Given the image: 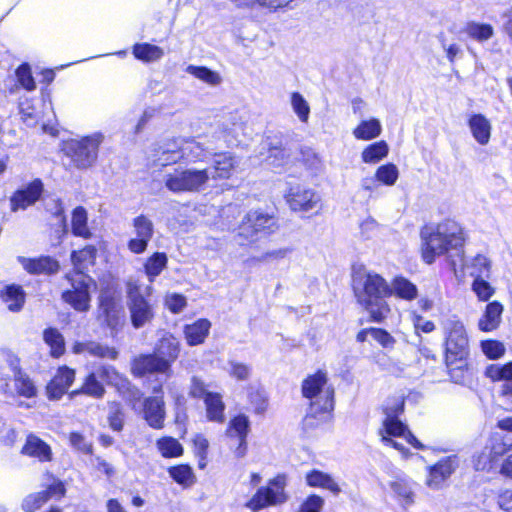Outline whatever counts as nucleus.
<instances>
[{"label":"nucleus","mask_w":512,"mask_h":512,"mask_svg":"<svg viewBox=\"0 0 512 512\" xmlns=\"http://www.w3.org/2000/svg\"><path fill=\"white\" fill-rule=\"evenodd\" d=\"M302 162L312 174H319L323 170V162L312 149L302 150Z\"/></svg>","instance_id":"57"},{"label":"nucleus","mask_w":512,"mask_h":512,"mask_svg":"<svg viewBox=\"0 0 512 512\" xmlns=\"http://www.w3.org/2000/svg\"><path fill=\"white\" fill-rule=\"evenodd\" d=\"M244 133V122L237 114H231L218 126L215 131V138L223 142L227 146H235L241 142L240 137Z\"/></svg>","instance_id":"18"},{"label":"nucleus","mask_w":512,"mask_h":512,"mask_svg":"<svg viewBox=\"0 0 512 512\" xmlns=\"http://www.w3.org/2000/svg\"><path fill=\"white\" fill-rule=\"evenodd\" d=\"M72 351L75 354L88 353L91 356L108 359H116L118 356L115 348L94 341L76 342L72 347Z\"/></svg>","instance_id":"27"},{"label":"nucleus","mask_w":512,"mask_h":512,"mask_svg":"<svg viewBox=\"0 0 512 512\" xmlns=\"http://www.w3.org/2000/svg\"><path fill=\"white\" fill-rule=\"evenodd\" d=\"M481 348L483 353L489 359H499L506 351L504 344L497 340H485L481 342Z\"/></svg>","instance_id":"60"},{"label":"nucleus","mask_w":512,"mask_h":512,"mask_svg":"<svg viewBox=\"0 0 512 512\" xmlns=\"http://www.w3.org/2000/svg\"><path fill=\"white\" fill-rule=\"evenodd\" d=\"M134 57L144 63L157 62L164 56L163 48L150 43H136L132 48Z\"/></svg>","instance_id":"37"},{"label":"nucleus","mask_w":512,"mask_h":512,"mask_svg":"<svg viewBox=\"0 0 512 512\" xmlns=\"http://www.w3.org/2000/svg\"><path fill=\"white\" fill-rule=\"evenodd\" d=\"M354 291L358 302L375 322H381L390 313L386 300L391 295L390 285L376 273H366L354 278Z\"/></svg>","instance_id":"2"},{"label":"nucleus","mask_w":512,"mask_h":512,"mask_svg":"<svg viewBox=\"0 0 512 512\" xmlns=\"http://www.w3.org/2000/svg\"><path fill=\"white\" fill-rule=\"evenodd\" d=\"M14 376V385L17 393L26 398L35 397L37 388L32 379L24 372L18 371Z\"/></svg>","instance_id":"49"},{"label":"nucleus","mask_w":512,"mask_h":512,"mask_svg":"<svg viewBox=\"0 0 512 512\" xmlns=\"http://www.w3.org/2000/svg\"><path fill=\"white\" fill-rule=\"evenodd\" d=\"M512 448V444L506 442V437L498 432L492 433L487 441L484 451L474 457L476 470H486L490 464L497 461Z\"/></svg>","instance_id":"13"},{"label":"nucleus","mask_w":512,"mask_h":512,"mask_svg":"<svg viewBox=\"0 0 512 512\" xmlns=\"http://www.w3.org/2000/svg\"><path fill=\"white\" fill-rule=\"evenodd\" d=\"M127 294L131 322L135 328H140L153 318L152 308L142 296L140 284L137 281L128 282Z\"/></svg>","instance_id":"11"},{"label":"nucleus","mask_w":512,"mask_h":512,"mask_svg":"<svg viewBox=\"0 0 512 512\" xmlns=\"http://www.w3.org/2000/svg\"><path fill=\"white\" fill-rule=\"evenodd\" d=\"M143 414L148 424L155 428H162L165 418V408L162 396L148 397L143 402Z\"/></svg>","instance_id":"24"},{"label":"nucleus","mask_w":512,"mask_h":512,"mask_svg":"<svg viewBox=\"0 0 512 512\" xmlns=\"http://www.w3.org/2000/svg\"><path fill=\"white\" fill-rule=\"evenodd\" d=\"M248 399L255 413L260 414L266 410L267 397L264 390L256 385L247 387Z\"/></svg>","instance_id":"53"},{"label":"nucleus","mask_w":512,"mask_h":512,"mask_svg":"<svg viewBox=\"0 0 512 512\" xmlns=\"http://www.w3.org/2000/svg\"><path fill=\"white\" fill-rule=\"evenodd\" d=\"M19 111L21 119L27 126H35L38 123L39 113L37 110L29 104V102L21 101L19 104Z\"/></svg>","instance_id":"63"},{"label":"nucleus","mask_w":512,"mask_h":512,"mask_svg":"<svg viewBox=\"0 0 512 512\" xmlns=\"http://www.w3.org/2000/svg\"><path fill=\"white\" fill-rule=\"evenodd\" d=\"M275 228L276 222L273 216L259 211H250L239 225L238 236L246 241H255L273 232Z\"/></svg>","instance_id":"10"},{"label":"nucleus","mask_w":512,"mask_h":512,"mask_svg":"<svg viewBox=\"0 0 512 512\" xmlns=\"http://www.w3.org/2000/svg\"><path fill=\"white\" fill-rule=\"evenodd\" d=\"M376 180L387 186H393L399 177V170L396 165L392 163L381 165L375 172Z\"/></svg>","instance_id":"52"},{"label":"nucleus","mask_w":512,"mask_h":512,"mask_svg":"<svg viewBox=\"0 0 512 512\" xmlns=\"http://www.w3.org/2000/svg\"><path fill=\"white\" fill-rule=\"evenodd\" d=\"M22 453L38 458L40 461H48L51 459L50 447L43 440L34 435L27 437L26 443L22 448Z\"/></svg>","instance_id":"34"},{"label":"nucleus","mask_w":512,"mask_h":512,"mask_svg":"<svg viewBox=\"0 0 512 512\" xmlns=\"http://www.w3.org/2000/svg\"><path fill=\"white\" fill-rule=\"evenodd\" d=\"M468 126L475 141L487 145L491 137V123L483 114H473L468 119Z\"/></svg>","instance_id":"26"},{"label":"nucleus","mask_w":512,"mask_h":512,"mask_svg":"<svg viewBox=\"0 0 512 512\" xmlns=\"http://www.w3.org/2000/svg\"><path fill=\"white\" fill-rule=\"evenodd\" d=\"M250 429L248 416L239 414L232 418L227 428V435L237 439H246Z\"/></svg>","instance_id":"47"},{"label":"nucleus","mask_w":512,"mask_h":512,"mask_svg":"<svg viewBox=\"0 0 512 512\" xmlns=\"http://www.w3.org/2000/svg\"><path fill=\"white\" fill-rule=\"evenodd\" d=\"M76 372L68 366L57 369L54 377L47 384L46 392L50 400H59L70 388L75 380Z\"/></svg>","instance_id":"20"},{"label":"nucleus","mask_w":512,"mask_h":512,"mask_svg":"<svg viewBox=\"0 0 512 512\" xmlns=\"http://www.w3.org/2000/svg\"><path fill=\"white\" fill-rule=\"evenodd\" d=\"M87 212L83 207H76L72 214V233L75 236L88 239L92 233L87 226Z\"/></svg>","instance_id":"44"},{"label":"nucleus","mask_w":512,"mask_h":512,"mask_svg":"<svg viewBox=\"0 0 512 512\" xmlns=\"http://www.w3.org/2000/svg\"><path fill=\"white\" fill-rule=\"evenodd\" d=\"M464 33L477 42H485L493 37L494 29L490 24L469 22L463 29Z\"/></svg>","instance_id":"43"},{"label":"nucleus","mask_w":512,"mask_h":512,"mask_svg":"<svg viewBox=\"0 0 512 512\" xmlns=\"http://www.w3.org/2000/svg\"><path fill=\"white\" fill-rule=\"evenodd\" d=\"M169 475L181 485H191L194 482V474L190 466L178 465L169 469Z\"/></svg>","instance_id":"55"},{"label":"nucleus","mask_w":512,"mask_h":512,"mask_svg":"<svg viewBox=\"0 0 512 512\" xmlns=\"http://www.w3.org/2000/svg\"><path fill=\"white\" fill-rule=\"evenodd\" d=\"M119 392L134 410H138L140 408L138 405L141 403L142 393L137 387L133 386L129 380L128 387H123L122 391Z\"/></svg>","instance_id":"64"},{"label":"nucleus","mask_w":512,"mask_h":512,"mask_svg":"<svg viewBox=\"0 0 512 512\" xmlns=\"http://www.w3.org/2000/svg\"><path fill=\"white\" fill-rule=\"evenodd\" d=\"M290 152L284 147H271L268 150L266 161L273 167H282L288 163Z\"/></svg>","instance_id":"56"},{"label":"nucleus","mask_w":512,"mask_h":512,"mask_svg":"<svg viewBox=\"0 0 512 512\" xmlns=\"http://www.w3.org/2000/svg\"><path fill=\"white\" fill-rule=\"evenodd\" d=\"M154 353L169 361V369L171 370V364L179 356L180 343L173 335L166 334L157 343Z\"/></svg>","instance_id":"30"},{"label":"nucleus","mask_w":512,"mask_h":512,"mask_svg":"<svg viewBox=\"0 0 512 512\" xmlns=\"http://www.w3.org/2000/svg\"><path fill=\"white\" fill-rule=\"evenodd\" d=\"M72 289L63 292L62 299L79 312L90 308V290L95 288L94 280L85 273H75L71 278Z\"/></svg>","instance_id":"9"},{"label":"nucleus","mask_w":512,"mask_h":512,"mask_svg":"<svg viewBox=\"0 0 512 512\" xmlns=\"http://www.w3.org/2000/svg\"><path fill=\"white\" fill-rule=\"evenodd\" d=\"M303 397L309 401L306 422L311 418H326L334 409V388L328 383L327 374L318 371L302 383Z\"/></svg>","instance_id":"3"},{"label":"nucleus","mask_w":512,"mask_h":512,"mask_svg":"<svg viewBox=\"0 0 512 512\" xmlns=\"http://www.w3.org/2000/svg\"><path fill=\"white\" fill-rule=\"evenodd\" d=\"M3 301L7 304L8 309L13 312L19 311L24 304L25 295L20 286L10 285L5 288L2 293Z\"/></svg>","instance_id":"45"},{"label":"nucleus","mask_w":512,"mask_h":512,"mask_svg":"<svg viewBox=\"0 0 512 512\" xmlns=\"http://www.w3.org/2000/svg\"><path fill=\"white\" fill-rule=\"evenodd\" d=\"M458 465L459 460L456 455H450L440 459L436 464L429 467L426 485L433 490L441 489Z\"/></svg>","instance_id":"15"},{"label":"nucleus","mask_w":512,"mask_h":512,"mask_svg":"<svg viewBox=\"0 0 512 512\" xmlns=\"http://www.w3.org/2000/svg\"><path fill=\"white\" fill-rule=\"evenodd\" d=\"M287 486L286 477L277 475L269 480L267 486L260 487L252 498L246 503V507L256 511L268 506H276L287 501L288 495L285 492Z\"/></svg>","instance_id":"8"},{"label":"nucleus","mask_w":512,"mask_h":512,"mask_svg":"<svg viewBox=\"0 0 512 512\" xmlns=\"http://www.w3.org/2000/svg\"><path fill=\"white\" fill-rule=\"evenodd\" d=\"M131 372L136 377H142L146 374L161 373L169 375V361L165 358L152 354H142L134 358L131 364Z\"/></svg>","instance_id":"14"},{"label":"nucleus","mask_w":512,"mask_h":512,"mask_svg":"<svg viewBox=\"0 0 512 512\" xmlns=\"http://www.w3.org/2000/svg\"><path fill=\"white\" fill-rule=\"evenodd\" d=\"M157 447L161 455L165 458L181 456L183 447L179 441L172 437H163L157 441Z\"/></svg>","instance_id":"51"},{"label":"nucleus","mask_w":512,"mask_h":512,"mask_svg":"<svg viewBox=\"0 0 512 512\" xmlns=\"http://www.w3.org/2000/svg\"><path fill=\"white\" fill-rule=\"evenodd\" d=\"M206 418L210 422L223 423L225 421V404L220 393H210L205 397Z\"/></svg>","instance_id":"29"},{"label":"nucleus","mask_w":512,"mask_h":512,"mask_svg":"<svg viewBox=\"0 0 512 512\" xmlns=\"http://www.w3.org/2000/svg\"><path fill=\"white\" fill-rule=\"evenodd\" d=\"M227 366L228 374L238 381H245L251 375L252 368L247 364L231 360Z\"/></svg>","instance_id":"59"},{"label":"nucleus","mask_w":512,"mask_h":512,"mask_svg":"<svg viewBox=\"0 0 512 512\" xmlns=\"http://www.w3.org/2000/svg\"><path fill=\"white\" fill-rule=\"evenodd\" d=\"M133 228L135 237L128 241V249L134 254H142L153 237L154 225L148 217L140 215L134 218Z\"/></svg>","instance_id":"16"},{"label":"nucleus","mask_w":512,"mask_h":512,"mask_svg":"<svg viewBox=\"0 0 512 512\" xmlns=\"http://www.w3.org/2000/svg\"><path fill=\"white\" fill-rule=\"evenodd\" d=\"M168 257L163 252H155L148 257L144 263V272L150 283L162 273L167 267Z\"/></svg>","instance_id":"39"},{"label":"nucleus","mask_w":512,"mask_h":512,"mask_svg":"<svg viewBox=\"0 0 512 512\" xmlns=\"http://www.w3.org/2000/svg\"><path fill=\"white\" fill-rule=\"evenodd\" d=\"M421 254L427 264H432L441 255L449 254L462 260L464 235L461 226L446 220L436 226H426L421 230Z\"/></svg>","instance_id":"1"},{"label":"nucleus","mask_w":512,"mask_h":512,"mask_svg":"<svg viewBox=\"0 0 512 512\" xmlns=\"http://www.w3.org/2000/svg\"><path fill=\"white\" fill-rule=\"evenodd\" d=\"M210 169L178 166L164 175L165 187L173 193H198L208 187Z\"/></svg>","instance_id":"4"},{"label":"nucleus","mask_w":512,"mask_h":512,"mask_svg":"<svg viewBox=\"0 0 512 512\" xmlns=\"http://www.w3.org/2000/svg\"><path fill=\"white\" fill-rule=\"evenodd\" d=\"M180 146L182 160L190 163L203 162L212 156L213 150H217L219 146L205 145V143L189 139L184 141Z\"/></svg>","instance_id":"23"},{"label":"nucleus","mask_w":512,"mask_h":512,"mask_svg":"<svg viewBox=\"0 0 512 512\" xmlns=\"http://www.w3.org/2000/svg\"><path fill=\"white\" fill-rule=\"evenodd\" d=\"M97 255V249L93 245H88L81 250L73 251L71 261L75 269V273H84L89 266L94 265Z\"/></svg>","instance_id":"36"},{"label":"nucleus","mask_w":512,"mask_h":512,"mask_svg":"<svg viewBox=\"0 0 512 512\" xmlns=\"http://www.w3.org/2000/svg\"><path fill=\"white\" fill-rule=\"evenodd\" d=\"M306 481L309 486L327 489L334 495L339 494L341 491L338 483L331 477V475L319 470L309 472L306 475Z\"/></svg>","instance_id":"38"},{"label":"nucleus","mask_w":512,"mask_h":512,"mask_svg":"<svg viewBox=\"0 0 512 512\" xmlns=\"http://www.w3.org/2000/svg\"><path fill=\"white\" fill-rule=\"evenodd\" d=\"M290 104L298 119L302 123H307L310 115V106L303 95L299 92H292L290 95Z\"/></svg>","instance_id":"50"},{"label":"nucleus","mask_w":512,"mask_h":512,"mask_svg":"<svg viewBox=\"0 0 512 512\" xmlns=\"http://www.w3.org/2000/svg\"><path fill=\"white\" fill-rule=\"evenodd\" d=\"M104 138L103 133L94 132L80 139H69L63 142L62 151L77 169H88L97 161Z\"/></svg>","instance_id":"6"},{"label":"nucleus","mask_w":512,"mask_h":512,"mask_svg":"<svg viewBox=\"0 0 512 512\" xmlns=\"http://www.w3.org/2000/svg\"><path fill=\"white\" fill-rule=\"evenodd\" d=\"M403 407V401H397L393 407H385L384 412L386 414V418L383 421V428L380 430L379 434L385 445L392 446L400 451L404 456H407L408 451L404 447L403 443L393 438H401L417 449L423 450L425 447L410 431L407 430V427L398 420L397 415L403 411Z\"/></svg>","instance_id":"5"},{"label":"nucleus","mask_w":512,"mask_h":512,"mask_svg":"<svg viewBox=\"0 0 512 512\" xmlns=\"http://www.w3.org/2000/svg\"><path fill=\"white\" fill-rule=\"evenodd\" d=\"M485 375L492 381H512V362L505 365H489L485 370Z\"/></svg>","instance_id":"54"},{"label":"nucleus","mask_w":512,"mask_h":512,"mask_svg":"<svg viewBox=\"0 0 512 512\" xmlns=\"http://www.w3.org/2000/svg\"><path fill=\"white\" fill-rule=\"evenodd\" d=\"M447 364L465 359L469 354V339L463 322L455 315L442 322Z\"/></svg>","instance_id":"7"},{"label":"nucleus","mask_w":512,"mask_h":512,"mask_svg":"<svg viewBox=\"0 0 512 512\" xmlns=\"http://www.w3.org/2000/svg\"><path fill=\"white\" fill-rule=\"evenodd\" d=\"M186 72L199 79L200 81L212 86L219 85L222 81L219 73L212 71L211 69L204 66L188 65Z\"/></svg>","instance_id":"48"},{"label":"nucleus","mask_w":512,"mask_h":512,"mask_svg":"<svg viewBox=\"0 0 512 512\" xmlns=\"http://www.w3.org/2000/svg\"><path fill=\"white\" fill-rule=\"evenodd\" d=\"M101 381L108 385L115 386L118 391H122L123 387H128V379L119 374L116 369L110 365H102L96 369Z\"/></svg>","instance_id":"42"},{"label":"nucleus","mask_w":512,"mask_h":512,"mask_svg":"<svg viewBox=\"0 0 512 512\" xmlns=\"http://www.w3.org/2000/svg\"><path fill=\"white\" fill-rule=\"evenodd\" d=\"M43 192V183L39 179L33 180L27 186L17 190L10 197L11 211L25 210L33 205Z\"/></svg>","instance_id":"19"},{"label":"nucleus","mask_w":512,"mask_h":512,"mask_svg":"<svg viewBox=\"0 0 512 512\" xmlns=\"http://www.w3.org/2000/svg\"><path fill=\"white\" fill-rule=\"evenodd\" d=\"M414 483L410 479L397 478L390 482V488L398 497L402 506H409L414 503Z\"/></svg>","instance_id":"35"},{"label":"nucleus","mask_w":512,"mask_h":512,"mask_svg":"<svg viewBox=\"0 0 512 512\" xmlns=\"http://www.w3.org/2000/svg\"><path fill=\"white\" fill-rule=\"evenodd\" d=\"M46 501H48V494L43 491L28 495L22 503V508L26 512H33L39 509Z\"/></svg>","instance_id":"62"},{"label":"nucleus","mask_w":512,"mask_h":512,"mask_svg":"<svg viewBox=\"0 0 512 512\" xmlns=\"http://www.w3.org/2000/svg\"><path fill=\"white\" fill-rule=\"evenodd\" d=\"M154 167H165L182 160L180 146L175 141L157 145L149 156Z\"/></svg>","instance_id":"21"},{"label":"nucleus","mask_w":512,"mask_h":512,"mask_svg":"<svg viewBox=\"0 0 512 512\" xmlns=\"http://www.w3.org/2000/svg\"><path fill=\"white\" fill-rule=\"evenodd\" d=\"M382 132V126L378 119L371 118L361 121L353 130V135L358 140H372L377 138Z\"/></svg>","instance_id":"40"},{"label":"nucleus","mask_w":512,"mask_h":512,"mask_svg":"<svg viewBox=\"0 0 512 512\" xmlns=\"http://www.w3.org/2000/svg\"><path fill=\"white\" fill-rule=\"evenodd\" d=\"M16 78L18 83L27 91H33L36 88V83L31 73V68L28 64L20 65L16 71Z\"/></svg>","instance_id":"58"},{"label":"nucleus","mask_w":512,"mask_h":512,"mask_svg":"<svg viewBox=\"0 0 512 512\" xmlns=\"http://www.w3.org/2000/svg\"><path fill=\"white\" fill-rule=\"evenodd\" d=\"M79 394H85L93 398H102L105 394V388L96 371L88 374L80 389L70 393V397L74 398Z\"/></svg>","instance_id":"32"},{"label":"nucleus","mask_w":512,"mask_h":512,"mask_svg":"<svg viewBox=\"0 0 512 512\" xmlns=\"http://www.w3.org/2000/svg\"><path fill=\"white\" fill-rule=\"evenodd\" d=\"M213 162L210 167V180H224L229 179L236 168L238 161L235 156L229 152H216L212 153Z\"/></svg>","instance_id":"22"},{"label":"nucleus","mask_w":512,"mask_h":512,"mask_svg":"<svg viewBox=\"0 0 512 512\" xmlns=\"http://www.w3.org/2000/svg\"><path fill=\"white\" fill-rule=\"evenodd\" d=\"M503 306L499 302H491L486 305L483 316L479 319L478 327L481 331L489 332L496 329L501 321Z\"/></svg>","instance_id":"31"},{"label":"nucleus","mask_w":512,"mask_h":512,"mask_svg":"<svg viewBox=\"0 0 512 512\" xmlns=\"http://www.w3.org/2000/svg\"><path fill=\"white\" fill-rule=\"evenodd\" d=\"M18 261L30 274H53L59 269L58 262L49 256L34 259L19 256Z\"/></svg>","instance_id":"25"},{"label":"nucleus","mask_w":512,"mask_h":512,"mask_svg":"<svg viewBox=\"0 0 512 512\" xmlns=\"http://www.w3.org/2000/svg\"><path fill=\"white\" fill-rule=\"evenodd\" d=\"M390 291L391 295L406 301H413L418 297L417 286L403 276H397L393 279Z\"/></svg>","instance_id":"33"},{"label":"nucleus","mask_w":512,"mask_h":512,"mask_svg":"<svg viewBox=\"0 0 512 512\" xmlns=\"http://www.w3.org/2000/svg\"><path fill=\"white\" fill-rule=\"evenodd\" d=\"M98 319L112 332H117L124 322L123 307L109 290L100 293Z\"/></svg>","instance_id":"12"},{"label":"nucleus","mask_w":512,"mask_h":512,"mask_svg":"<svg viewBox=\"0 0 512 512\" xmlns=\"http://www.w3.org/2000/svg\"><path fill=\"white\" fill-rule=\"evenodd\" d=\"M43 340L50 347V355L59 358L65 352V340L56 328H47L43 332Z\"/></svg>","instance_id":"41"},{"label":"nucleus","mask_w":512,"mask_h":512,"mask_svg":"<svg viewBox=\"0 0 512 512\" xmlns=\"http://www.w3.org/2000/svg\"><path fill=\"white\" fill-rule=\"evenodd\" d=\"M389 148L385 141H379L367 146L361 154L364 163L374 164L385 158Z\"/></svg>","instance_id":"46"},{"label":"nucleus","mask_w":512,"mask_h":512,"mask_svg":"<svg viewBox=\"0 0 512 512\" xmlns=\"http://www.w3.org/2000/svg\"><path fill=\"white\" fill-rule=\"evenodd\" d=\"M286 199L294 211H310L320 202V196L315 190L301 185L290 187Z\"/></svg>","instance_id":"17"},{"label":"nucleus","mask_w":512,"mask_h":512,"mask_svg":"<svg viewBox=\"0 0 512 512\" xmlns=\"http://www.w3.org/2000/svg\"><path fill=\"white\" fill-rule=\"evenodd\" d=\"M211 322L208 319H198L184 327L185 339L190 346L202 344L209 334Z\"/></svg>","instance_id":"28"},{"label":"nucleus","mask_w":512,"mask_h":512,"mask_svg":"<svg viewBox=\"0 0 512 512\" xmlns=\"http://www.w3.org/2000/svg\"><path fill=\"white\" fill-rule=\"evenodd\" d=\"M380 188V184L376 180L375 177L367 176L361 179L360 187L357 192L362 198L366 200V202L373 198L374 193L378 191Z\"/></svg>","instance_id":"61"}]
</instances>
